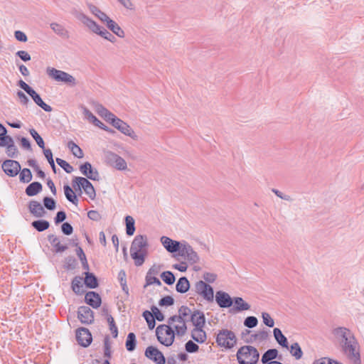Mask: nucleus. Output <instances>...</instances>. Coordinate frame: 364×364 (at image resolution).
I'll use <instances>...</instances> for the list:
<instances>
[{
  "instance_id": "f257e3e1",
  "label": "nucleus",
  "mask_w": 364,
  "mask_h": 364,
  "mask_svg": "<svg viewBox=\"0 0 364 364\" xmlns=\"http://www.w3.org/2000/svg\"><path fill=\"white\" fill-rule=\"evenodd\" d=\"M149 242L145 235H136L130 247V255L137 267L141 266L148 255Z\"/></svg>"
},
{
  "instance_id": "f03ea898",
  "label": "nucleus",
  "mask_w": 364,
  "mask_h": 364,
  "mask_svg": "<svg viewBox=\"0 0 364 364\" xmlns=\"http://www.w3.org/2000/svg\"><path fill=\"white\" fill-rule=\"evenodd\" d=\"M239 364H257L259 358V353L252 346L240 347L236 354Z\"/></svg>"
},
{
  "instance_id": "7ed1b4c3",
  "label": "nucleus",
  "mask_w": 364,
  "mask_h": 364,
  "mask_svg": "<svg viewBox=\"0 0 364 364\" xmlns=\"http://www.w3.org/2000/svg\"><path fill=\"white\" fill-rule=\"evenodd\" d=\"M75 16L79 20L84 26H85L91 32L101 36L102 38L107 39L109 34L106 28L97 24L95 21L90 18L89 16L85 15L81 11H77Z\"/></svg>"
},
{
  "instance_id": "20e7f679",
  "label": "nucleus",
  "mask_w": 364,
  "mask_h": 364,
  "mask_svg": "<svg viewBox=\"0 0 364 364\" xmlns=\"http://www.w3.org/2000/svg\"><path fill=\"white\" fill-rule=\"evenodd\" d=\"M343 353L346 356L349 364H361L360 345L356 340L341 345Z\"/></svg>"
},
{
  "instance_id": "39448f33",
  "label": "nucleus",
  "mask_w": 364,
  "mask_h": 364,
  "mask_svg": "<svg viewBox=\"0 0 364 364\" xmlns=\"http://www.w3.org/2000/svg\"><path fill=\"white\" fill-rule=\"evenodd\" d=\"M175 332L168 324L159 325L156 329V335L158 341L165 346H170L175 339Z\"/></svg>"
},
{
  "instance_id": "423d86ee",
  "label": "nucleus",
  "mask_w": 364,
  "mask_h": 364,
  "mask_svg": "<svg viewBox=\"0 0 364 364\" xmlns=\"http://www.w3.org/2000/svg\"><path fill=\"white\" fill-rule=\"evenodd\" d=\"M46 73L50 77L57 82H63L71 87L77 85L76 79L72 75L65 71L48 67L46 69Z\"/></svg>"
},
{
  "instance_id": "0eeeda50",
  "label": "nucleus",
  "mask_w": 364,
  "mask_h": 364,
  "mask_svg": "<svg viewBox=\"0 0 364 364\" xmlns=\"http://www.w3.org/2000/svg\"><path fill=\"white\" fill-rule=\"evenodd\" d=\"M216 343L220 347L230 349L236 345L237 338L233 331L228 329H222L217 335Z\"/></svg>"
},
{
  "instance_id": "6e6552de",
  "label": "nucleus",
  "mask_w": 364,
  "mask_h": 364,
  "mask_svg": "<svg viewBox=\"0 0 364 364\" xmlns=\"http://www.w3.org/2000/svg\"><path fill=\"white\" fill-rule=\"evenodd\" d=\"M178 255L187 260L191 264H196L200 260L198 253L193 250L192 246L185 240L181 241Z\"/></svg>"
},
{
  "instance_id": "1a4fd4ad",
  "label": "nucleus",
  "mask_w": 364,
  "mask_h": 364,
  "mask_svg": "<svg viewBox=\"0 0 364 364\" xmlns=\"http://www.w3.org/2000/svg\"><path fill=\"white\" fill-rule=\"evenodd\" d=\"M73 187L75 190H80L83 188L85 193L93 200L95 196V191L92 184L85 178L76 176L73 180Z\"/></svg>"
},
{
  "instance_id": "9d476101",
  "label": "nucleus",
  "mask_w": 364,
  "mask_h": 364,
  "mask_svg": "<svg viewBox=\"0 0 364 364\" xmlns=\"http://www.w3.org/2000/svg\"><path fill=\"white\" fill-rule=\"evenodd\" d=\"M167 323L168 326H171V329L174 331L175 333L178 336H183L186 333V323L183 320V318H181L180 316H177L176 315L172 316L168 318Z\"/></svg>"
},
{
  "instance_id": "9b49d317",
  "label": "nucleus",
  "mask_w": 364,
  "mask_h": 364,
  "mask_svg": "<svg viewBox=\"0 0 364 364\" xmlns=\"http://www.w3.org/2000/svg\"><path fill=\"white\" fill-rule=\"evenodd\" d=\"M106 159L110 166L114 167L117 170L124 171L127 168V164L126 161L114 152H107L106 154Z\"/></svg>"
},
{
  "instance_id": "f8f14e48",
  "label": "nucleus",
  "mask_w": 364,
  "mask_h": 364,
  "mask_svg": "<svg viewBox=\"0 0 364 364\" xmlns=\"http://www.w3.org/2000/svg\"><path fill=\"white\" fill-rule=\"evenodd\" d=\"M1 167L4 173L10 177L16 176L21 171L20 164L11 159L4 161Z\"/></svg>"
},
{
  "instance_id": "ddd939ff",
  "label": "nucleus",
  "mask_w": 364,
  "mask_h": 364,
  "mask_svg": "<svg viewBox=\"0 0 364 364\" xmlns=\"http://www.w3.org/2000/svg\"><path fill=\"white\" fill-rule=\"evenodd\" d=\"M76 339L78 343L83 347H87L92 340L90 331L83 327L79 328L76 331Z\"/></svg>"
},
{
  "instance_id": "4468645a",
  "label": "nucleus",
  "mask_w": 364,
  "mask_h": 364,
  "mask_svg": "<svg viewBox=\"0 0 364 364\" xmlns=\"http://www.w3.org/2000/svg\"><path fill=\"white\" fill-rule=\"evenodd\" d=\"M145 355L156 364H165L166 359L163 353L154 346H149L145 350Z\"/></svg>"
},
{
  "instance_id": "2eb2a0df",
  "label": "nucleus",
  "mask_w": 364,
  "mask_h": 364,
  "mask_svg": "<svg viewBox=\"0 0 364 364\" xmlns=\"http://www.w3.org/2000/svg\"><path fill=\"white\" fill-rule=\"evenodd\" d=\"M333 334L342 338L341 345H347L348 342L356 340L354 334L346 327H338L333 330Z\"/></svg>"
},
{
  "instance_id": "dca6fc26",
  "label": "nucleus",
  "mask_w": 364,
  "mask_h": 364,
  "mask_svg": "<svg viewBox=\"0 0 364 364\" xmlns=\"http://www.w3.org/2000/svg\"><path fill=\"white\" fill-rule=\"evenodd\" d=\"M77 317L81 323L90 324L94 321L93 311L88 306H80L77 311Z\"/></svg>"
},
{
  "instance_id": "f3484780",
  "label": "nucleus",
  "mask_w": 364,
  "mask_h": 364,
  "mask_svg": "<svg viewBox=\"0 0 364 364\" xmlns=\"http://www.w3.org/2000/svg\"><path fill=\"white\" fill-rule=\"evenodd\" d=\"M48 240L57 253L63 252L68 247V244L65 242V238L61 239L53 234H50L48 236Z\"/></svg>"
},
{
  "instance_id": "a211bd4d",
  "label": "nucleus",
  "mask_w": 364,
  "mask_h": 364,
  "mask_svg": "<svg viewBox=\"0 0 364 364\" xmlns=\"http://www.w3.org/2000/svg\"><path fill=\"white\" fill-rule=\"evenodd\" d=\"M160 241L164 247L170 253L178 252L181 245V241L173 240L166 236H162Z\"/></svg>"
},
{
  "instance_id": "6ab92c4d",
  "label": "nucleus",
  "mask_w": 364,
  "mask_h": 364,
  "mask_svg": "<svg viewBox=\"0 0 364 364\" xmlns=\"http://www.w3.org/2000/svg\"><path fill=\"white\" fill-rule=\"evenodd\" d=\"M215 301L220 308H229L233 304V299L230 296L223 291H218L215 294Z\"/></svg>"
},
{
  "instance_id": "aec40b11",
  "label": "nucleus",
  "mask_w": 364,
  "mask_h": 364,
  "mask_svg": "<svg viewBox=\"0 0 364 364\" xmlns=\"http://www.w3.org/2000/svg\"><path fill=\"white\" fill-rule=\"evenodd\" d=\"M80 172L87 177L88 178L93 181L99 180V173L97 169L93 168L90 162H85L80 166Z\"/></svg>"
},
{
  "instance_id": "412c9836",
  "label": "nucleus",
  "mask_w": 364,
  "mask_h": 364,
  "mask_svg": "<svg viewBox=\"0 0 364 364\" xmlns=\"http://www.w3.org/2000/svg\"><path fill=\"white\" fill-rule=\"evenodd\" d=\"M83 114L86 118L96 127L110 133L114 132V130L111 129L100 121L87 108L83 107Z\"/></svg>"
},
{
  "instance_id": "4be33fe9",
  "label": "nucleus",
  "mask_w": 364,
  "mask_h": 364,
  "mask_svg": "<svg viewBox=\"0 0 364 364\" xmlns=\"http://www.w3.org/2000/svg\"><path fill=\"white\" fill-rule=\"evenodd\" d=\"M85 302L94 309L98 308L102 302L100 295L95 291H89L85 296Z\"/></svg>"
},
{
  "instance_id": "5701e85b",
  "label": "nucleus",
  "mask_w": 364,
  "mask_h": 364,
  "mask_svg": "<svg viewBox=\"0 0 364 364\" xmlns=\"http://www.w3.org/2000/svg\"><path fill=\"white\" fill-rule=\"evenodd\" d=\"M28 209L30 213L36 218H41L46 214L42 205L36 200H31L28 205Z\"/></svg>"
},
{
  "instance_id": "b1692460",
  "label": "nucleus",
  "mask_w": 364,
  "mask_h": 364,
  "mask_svg": "<svg viewBox=\"0 0 364 364\" xmlns=\"http://www.w3.org/2000/svg\"><path fill=\"white\" fill-rule=\"evenodd\" d=\"M191 321L195 328H203L205 323V318L203 312L198 310L194 311Z\"/></svg>"
},
{
  "instance_id": "393cba45",
  "label": "nucleus",
  "mask_w": 364,
  "mask_h": 364,
  "mask_svg": "<svg viewBox=\"0 0 364 364\" xmlns=\"http://www.w3.org/2000/svg\"><path fill=\"white\" fill-rule=\"evenodd\" d=\"M105 23H106L107 27L115 35L119 38L124 37V31L115 21L109 18V19H107V21H106Z\"/></svg>"
},
{
  "instance_id": "a878e982",
  "label": "nucleus",
  "mask_w": 364,
  "mask_h": 364,
  "mask_svg": "<svg viewBox=\"0 0 364 364\" xmlns=\"http://www.w3.org/2000/svg\"><path fill=\"white\" fill-rule=\"evenodd\" d=\"M50 27L56 35L65 38L69 37V32L63 25L53 22L50 24Z\"/></svg>"
},
{
  "instance_id": "bb28decb",
  "label": "nucleus",
  "mask_w": 364,
  "mask_h": 364,
  "mask_svg": "<svg viewBox=\"0 0 364 364\" xmlns=\"http://www.w3.org/2000/svg\"><path fill=\"white\" fill-rule=\"evenodd\" d=\"M33 99V100L35 102V103L38 105L41 108H42L44 111L50 112L52 111V107L45 103L43 100L41 99V96L35 91L33 90L31 92V93L29 95Z\"/></svg>"
},
{
  "instance_id": "cd10ccee",
  "label": "nucleus",
  "mask_w": 364,
  "mask_h": 364,
  "mask_svg": "<svg viewBox=\"0 0 364 364\" xmlns=\"http://www.w3.org/2000/svg\"><path fill=\"white\" fill-rule=\"evenodd\" d=\"M203 328H194L191 332V338L199 343H203L206 341V333Z\"/></svg>"
},
{
  "instance_id": "c85d7f7f",
  "label": "nucleus",
  "mask_w": 364,
  "mask_h": 364,
  "mask_svg": "<svg viewBox=\"0 0 364 364\" xmlns=\"http://www.w3.org/2000/svg\"><path fill=\"white\" fill-rule=\"evenodd\" d=\"M269 338V332L265 330L258 331L257 333L250 336L249 339H247L246 342L252 343L254 341L262 342L267 340Z\"/></svg>"
},
{
  "instance_id": "c756f323",
  "label": "nucleus",
  "mask_w": 364,
  "mask_h": 364,
  "mask_svg": "<svg viewBox=\"0 0 364 364\" xmlns=\"http://www.w3.org/2000/svg\"><path fill=\"white\" fill-rule=\"evenodd\" d=\"M42 184L39 182H33L26 188V194L28 196H34L42 191Z\"/></svg>"
},
{
  "instance_id": "7c9ffc66",
  "label": "nucleus",
  "mask_w": 364,
  "mask_h": 364,
  "mask_svg": "<svg viewBox=\"0 0 364 364\" xmlns=\"http://www.w3.org/2000/svg\"><path fill=\"white\" fill-rule=\"evenodd\" d=\"M233 302L235 304L233 309L235 311L240 312L250 309V305L245 302L242 297H235Z\"/></svg>"
},
{
  "instance_id": "2f4dec72",
  "label": "nucleus",
  "mask_w": 364,
  "mask_h": 364,
  "mask_svg": "<svg viewBox=\"0 0 364 364\" xmlns=\"http://www.w3.org/2000/svg\"><path fill=\"white\" fill-rule=\"evenodd\" d=\"M190 288V283L186 277H181L176 286V289L178 292L184 294L188 291Z\"/></svg>"
},
{
  "instance_id": "473e14b6",
  "label": "nucleus",
  "mask_w": 364,
  "mask_h": 364,
  "mask_svg": "<svg viewBox=\"0 0 364 364\" xmlns=\"http://www.w3.org/2000/svg\"><path fill=\"white\" fill-rule=\"evenodd\" d=\"M88 8L90 11L96 17H97L102 22L105 23L106 21H107V19H109V17L105 13L99 9L96 6L89 4Z\"/></svg>"
},
{
  "instance_id": "72a5a7b5",
  "label": "nucleus",
  "mask_w": 364,
  "mask_h": 364,
  "mask_svg": "<svg viewBox=\"0 0 364 364\" xmlns=\"http://www.w3.org/2000/svg\"><path fill=\"white\" fill-rule=\"evenodd\" d=\"M193 312L191 309H189L186 306H181L178 310L177 316H180L181 318L187 323L188 321H191Z\"/></svg>"
},
{
  "instance_id": "f704fd0d",
  "label": "nucleus",
  "mask_w": 364,
  "mask_h": 364,
  "mask_svg": "<svg viewBox=\"0 0 364 364\" xmlns=\"http://www.w3.org/2000/svg\"><path fill=\"white\" fill-rule=\"evenodd\" d=\"M278 350L275 348L267 350L262 356L261 361L263 364H267L277 357Z\"/></svg>"
},
{
  "instance_id": "c9c22d12",
  "label": "nucleus",
  "mask_w": 364,
  "mask_h": 364,
  "mask_svg": "<svg viewBox=\"0 0 364 364\" xmlns=\"http://www.w3.org/2000/svg\"><path fill=\"white\" fill-rule=\"evenodd\" d=\"M273 333L277 342L284 348H288V341L287 338L283 335L282 331L275 328L273 330Z\"/></svg>"
},
{
  "instance_id": "e433bc0d",
  "label": "nucleus",
  "mask_w": 364,
  "mask_h": 364,
  "mask_svg": "<svg viewBox=\"0 0 364 364\" xmlns=\"http://www.w3.org/2000/svg\"><path fill=\"white\" fill-rule=\"evenodd\" d=\"M120 132L124 134L126 136L131 137L134 140L138 139V136L135 134L134 131L131 128V127L124 122L122 125L118 129Z\"/></svg>"
},
{
  "instance_id": "4c0bfd02",
  "label": "nucleus",
  "mask_w": 364,
  "mask_h": 364,
  "mask_svg": "<svg viewBox=\"0 0 364 364\" xmlns=\"http://www.w3.org/2000/svg\"><path fill=\"white\" fill-rule=\"evenodd\" d=\"M85 285L90 289L96 288L98 286V282L97 277L94 275V274L87 272H85Z\"/></svg>"
},
{
  "instance_id": "58836bf2",
  "label": "nucleus",
  "mask_w": 364,
  "mask_h": 364,
  "mask_svg": "<svg viewBox=\"0 0 364 364\" xmlns=\"http://www.w3.org/2000/svg\"><path fill=\"white\" fill-rule=\"evenodd\" d=\"M65 196L68 200L71 202L72 203L77 205L78 203V199L73 189L68 185H65L63 187Z\"/></svg>"
},
{
  "instance_id": "ea45409f",
  "label": "nucleus",
  "mask_w": 364,
  "mask_h": 364,
  "mask_svg": "<svg viewBox=\"0 0 364 364\" xmlns=\"http://www.w3.org/2000/svg\"><path fill=\"white\" fill-rule=\"evenodd\" d=\"M103 312L107 316V322L109 323V330L112 331L113 337L117 338L118 336V330L113 317L111 315L108 314L107 310L105 309V308L103 309Z\"/></svg>"
},
{
  "instance_id": "a19ab883",
  "label": "nucleus",
  "mask_w": 364,
  "mask_h": 364,
  "mask_svg": "<svg viewBox=\"0 0 364 364\" xmlns=\"http://www.w3.org/2000/svg\"><path fill=\"white\" fill-rule=\"evenodd\" d=\"M68 147L75 157L78 159H82L83 157L84 154L82 150L73 141L68 143Z\"/></svg>"
},
{
  "instance_id": "79ce46f5",
  "label": "nucleus",
  "mask_w": 364,
  "mask_h": 364,
  "mask_svg": "<svg viewBox=\"0 0 364 364\" xmlns=\"http://www.w3.org/2000/svg\"><path fill=\"white\" fill-rule=\"evenodd\" d=\"M136 336L134 333H129L127 335L125 346L128 351L132 352L136 348Z\"/></svg>"
},
{
  "instance_id": "37998d69",
  "label": "nucleus",
  "mask_w": 364,
  "mask_h": 364,
  "mask_svg": "<svg viewBox=\"0 0 364 364\" xmlns=\"http://www.w3.org/2000/svg\"><path fill=\"white\" fill-rule=\"evenodd\" d=\"M126 222V232L129 236L133 235L135 231L134 220L130 216L127 215L125 218Z\"/></svg>"
},
{
  "instance_id": "c03bdc74",
  "label": "nucleus",
  "mask_w": 364,
  "mask_h": 364,
  "mask_svg": "<svg viewBox=\"0 0 364 364\" xmlns=\"http://www.w3.org/2000/svg\"><path fill=\"white\" fill-rule=\"evenodd\" d=\"M31 225L38 232H43L47 230L50 226L49 223L45 220H35Z\"/></svg>"
},
{
  "instance_id": "a18cd8bd",
  "label": "nucleus",
  "mask_w": 364,
  "mask_h": 364,
  "mask_svg": "<svg viewBox=\"0 0 364 364\" xmlns=\"http://www.w3.org/2000/svg\"><path fill=\"white\" fill-rule=\"evenodd\" d=\"M19 173V181L21 183H28L32 180V173L30 169L25 168Z\"/></svg>"
},
{
  "instance_id": "49530a36",
  "label": "nucleus",
  "mask_w": 364,
  "mask_h": 364,
  "mask_svg": "<svg viewBox=\"0 0 364 364\" xmlns=\"http://www.w3.org/2000/svg\"><path fill=\"white\" fill-rule=\"evenodd\" d=\"M290 353L296 360L301 358L303 355V352L298 343H294L293 344H291L290 347Z\"/></svg>"
},
{
  "instance_id": "de8ad7c7",
  "label": "nucleus",
  "mask_w": 364,
  "mask_h": 364,
  "mask_svg": "<svg viewBox=\"0 0 364 364\" xmlns=\"http://www.w3.org/2000/svg\"><path fill=\"white\" fill-rule=\"evenodd\" d=\"M82 278L80 277H75L72 281V289L73 291L80 294L82 293Z\"/></svg>"
},
{
  "instance_id": "09e8293b",
  "label": "nucleus",
  "mask_w": 364,
  "mask_h": 364,
  "mask_svg": "<svg viewBox=\"0 0 364 364\" xmlns=\"http://www.w3.org/2000/svg\"><path fill=\"white\" fill-rule=\"evenodd\" d=\"M143 317L147 322L149 329H153L155 327L156 321L152 313L149 311H145L143 313Z\"/></svg>"
},
{
  "instance_id": "8fccbe9b",
  "label": "nucleus",
  "mask_w": 364,
  "mask_h": 364,
  "mask_svg": "<svg viewBox=\"0 0 364 364\" xmlns=\"http://www.w3.org/2000/svg\"><path fill=\"white\" fill-rule=\"evenodd\" d=\"M161 278L162 279V280L166 283L168 285H171L174 283L175 282V276L174 274L170 272V271H166V272H164L161 274Z\"/></svg>"
},
{
  "instance_id": "3c124183",
  "label": "nucleus",
  "mask_w": 364,
  "mask_h": 364,
  "mask_svg": "<svg viewBox=\"0 0 364 364\" xmlns=\"http://www.w3.org/2000/svg\"><path fill=\"white\" fill-rule=\"evenodd\" d=\"M29 132L32 137L34 139L38 146L41 149H45V143L42 137L38 134L37 131L34 129H31Z\"/></svg>"
},
{
  "instance_id": "603ef678",
  "label": "nucleus",
  "mask_w": 364,
  "mask_h": 364,
  "mask_svg": "<svg viewBox=\"0 0 364 364\" xmlns=\"http://www.w3.org/2000/svg\"><path fill=\"white\" fill-rule=\"evenodd\" d=\"M204 299L209 302H212L214 299V291L211 286H208V288L204 290L200 294Z\"/></svg>"
},
{
  "instance_id": "864d4df0",
  "label": "nucleus",
  "mask_w": 364,
  "mask_h": 364,
  "mask_svg": "<svg viewBox=\"0 0 364 364\" xmlns=\"http://www.w3.org/2000/svg\"><path fill=\"white\" fill-rule=\"evenodd\" d=\"M56 162L66 173H70L73 171V167L66 161L57 158Z\"/></svg>"
},
{
  "instance_id": "5fc2aeb1",
  "label": "nucleus",
  "mask_w": 364,
  "mask_h": 364,
  "mask_svg": "<svg viewBox=\"0 0 364 364\" xmlns=\"http://www.w3.org/2000/svg\"><path fill=\"white\" fill-rule=\"evenodd\" d=\"M258 324V320L255 316H247L244 321V326L249 328H252Z\"/></svg>"
},
{
  "instance_id": "6e6d98bb",
  "label": "nucleus",
  "mask_w": 364,
  "mask_h": 364,
  "mask_svg": "<svg viewBox=\"0 0 364 364\" xmlns=\"http://www.w3.org/2000/svg\"><path fill=\"white\" fill-rule=\"evenodd\" d=\"M6 153L10 158H16L18 154V149L15 144L6 146Z\"/></svg>"
},
{
  "instance_id": "4d7b16f0",
  "label": "nucleus",
  "mask_w": 364,
  "mask_h": 364,
  "mask_svg": "<svg viewBox=\"0 0 364 364\" xmlns=\"http://www.w3.org/2000/svg\"><path fill=\"white\" fill-rule=\"evenodd\" d=\"M186 350L188 353H196L198 350L199 346L192 341H188L185 344Z\"/></svg>"
},
{
  "instance_id": "13d9d810",
  "label": "nucleus",
  "mask_w": 364,
  "mask_h": 364,
  "mask_svg": "<svg viewBox=\"0 0 364 364\" xmlns=\"http://www.w3.org/2000/svg\"><path fill=\"white\" fill-rule=\"evenodd\" d=\"M43 204H44V206L48 210H52L55 209L56 203H55V200L53 199L52 198L45 197L43 198Z\"/></svg>"
},
{
  "instance_id": "bf43d9fd",
  "label": "nucleus",
  "mask_w": 364,
  "mask_h": 364,
  "mask_svg": "<svg viewBox=\"0 0 364 364\" xmlns=\"http://www.w3.org/2000/svg\"><path fill=\"white\" fill-rule=\"evenodd\" d=\"M262 317L263 322L266 326H267L268 327L274 326V321L268 313L263 312L262 314Z\"/></svg>"
},
{
  "instance_id": "052dcab7",
  "label": "nucleus",
  "mask_w": 364,
  "mask_h": 364,
  "mask_svg": "<svg viewBox=\"0 0 364 364\" xmlns=\"http://www.w3.org/2000/svg\"><path fill=\"white\" fill-rule=\"evenodd\" d=\"M208 286L209 284H206L203 281L197 282L195 285L196 291L200 295L202 292L208 288Z\"/></svg>"
},
{
  "instance_id": "680f3d73",
  "label": "nucleus",
  "mask_w": 364,
  "mask_h": 364,
  "mask_svg": "<svg viewBox=\"0 0 364 364\" xmlns=\"http://www.w3.org/2000/svg\"><path fill=\"white\" fill-rule=\"evenodd\" d=\"M151 313L155 318V320H158L159 321H162L164 319V314L160 311V310L155 306L151 307Z\"/></svg>"
},
{
  "instance_id": "e2e57ef3",
  "label": "nucleus",
  "mask_w": 364,
  "mask_h": 364,
  "mask_svg": "<svg viewBox=\"0 0 364 364\" xmlns=\"http://www.w3.org/2000/svg\"><path fill=\"white\" fill-rule=\"evenodd\" d=\"M173 303L174 300L171 296H166L163 297L159 302L160 306H171Z\"/></svg>"
},
{
  "instance_id": "0e129e2a",
  "label": "nucleus",
  "mask_w": 364,
  "mask_h": 364,
  "mask_svg": "<svg viewBox=\"0 0 364 364\" xmlns=\"http://www.w3.org/2000/svg\"><path fill=\"white\" fill-rule=\"evenodd\" d=\"M95 111L102 118L108 113L109 110L105 108L103 105L97 104L95 105Z\"/></svg>"
},
{
  "instance_id": "69168bd1",
  "label": "nucleus",
  "mask_w": 364,
  "mask_h": 364,
  "mask_svg": "<svg viewBox=\"0 0 364 364\" xmlns=\"http://www.w3.org/2000/svg\"><path fill=\"white\" fill-rule=\"evenodd\" d=\"M62 232L66 235H70L73 232L72 225L68 223H64L61 225Z\"/></svg>"
},
{
  "instance_id": "338daca9",
  "label": "nucleus",
  "mask_w": 364,
  "mask_h": 364,
  "mask_svg": "<svg viewBox=\"0 0 364 364\" xmlns=\"http://www.w3.org/2000/svg\"><path fill=\"white\" fill-rule=\"evenodd\" d=\"M18 85L23 89L28 95H30L34 90L32 89L27 83L23 80H20L18 82Z\"/></svg>"
},
{
  "instance_id": "774afa93",
  "label": "nucleus",
  "mask_w": 364,
  "mask_h": 364,
  "mask_svg": "<svg viewBox=\"0 0 364 364\" xmlns=\"http://www.w3.org/2000/svg\"><path fill=\"white\" fill-rule=\"evenodd\" d=\"M76 266V260L72 257H69L65 259V267L68 269H73Z\"/></svg>"
}]
</instances>
